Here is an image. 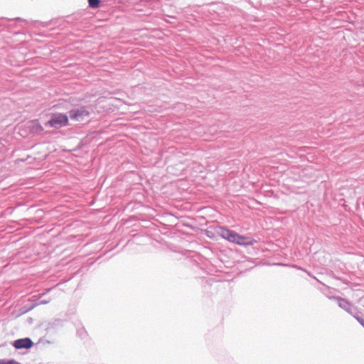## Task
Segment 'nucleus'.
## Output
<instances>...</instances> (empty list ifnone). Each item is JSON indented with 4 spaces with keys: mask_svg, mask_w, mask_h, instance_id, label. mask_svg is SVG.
I'll return each instance as SVG.
<instances>
[{
    "mask_svg": "<svg viewBox=\"0 0 364 364\" xmlns=\"http://www.w3.org/2000/svg\"><path fill=\"white\" fill-rule=\"evenodd\" d=\"M0 364H20L19 363L16 362L14 360H0Z\"/></svg>",
    "mask_w": 364,
    "mask_h": 364,
    "instance_id": "0eeeda50",
    "label": "nucleus"
},
{
    "mask_svg": "<svg viewBox=\"0 0 364 364\" xmlns=\"http://www.w3.org/2000/svg\"><path fill=\"white\" fill-rule=\"evenodd\" d=\"M88 4L90 8L97 9L100 6V0H87Z\"/></svg>",
    "mask_w": 364,
    "mask_h": 364,
    "instance_id": "423d86ee",
    "label": "nucleus"
},
{
    "mask_svg": "<svg viewBox=\"0 0 364 364\" xmlns=\"http://www.w3.org/2000/svg\"><path fill=\"white\" fill-rule=\"evenodd\" d=\"M70 117L75 121L82 122L90 117V111L86 107L71 109Z\"/></svg>",
    "mask_w": 364,
    "mask_h": 364,
    "instance_id": "7ed1b4c3",
    "label": "nucleus"
},
{
    "mask_svg": "<svg viewBox=\"0 0 364 364\" xmlns=\"http://www.w3.org/2000/svg\"><path fill=\"white\" fill-rule=\"evenodd\" d=\"M27 128L32 133H40L43 131V127L38 120H31L27 123Z\"/></svg>",
    "mask_w": 364,
    "mask_h": 364,
    "instance_id": "39448f33",
    "label": "nucleus"
},
{
    "mask_svg": "<svg viewBox=\"0 0 364 364\" xmlns=\"http://www.w3.org/2000/svg\"><path fill=\"white\" fill-rule=\"evenodd\" d=\"M68 122V117L66 114L58 113L53 114L47 124L51 127L59 129L67 126Z\"/></svg>",
    "mask_w": 364,
    "mask_h": 364,
    "instance_id": "f03ea898",
    "label": "nucleus"
},
{
    "mask_svg": "<svg viewBox=\"0 0 364 364\" xmlns=\"http://www.w3.org/2000/svg\"><path fill=\"white\" fill-rule=\"evenodd\" d=\"M218 233L223 238L228 240L229 242L236 243L240 245H252L256 242V241L252 238L240 235L235 231L224 228H220L218 230Z\"/></svg>",
    "mask_w": 364,
    "mask_h": 364,
    "instance_id": "f257e3e1",
    "label": "nucleus"
},
{
    "mask_svg": "<svg viewBox=\"0 0 364 364\" xmlns=\"http://www.w3.org/2000/svg\"><path fill=\"white\" fill-rule=\"evenodd\" d=\"M32 346H33V342L28 338L18 339V340L15 341L14 343V346L16 349L30 348Z\"/></svg>",
    "mask_w": 364,
    "mask_h": 364,
    "instance_id": "20e7f679",
    "label": "nucleus"
},
{
    "mask_svg": "<svg viewBox=\"0 0 364 364\" xmlns=\"http://www.w3.org/2000/svg\"><path fill=\"white\" fill-rule=\"evenodd\" d=\"M358 320L359 321V322H360V323H361V324H363V322H362L361 321H360V319H358Z\"/></svg>",
    "mask_w": 364,
    "mask_h": 364,
    "instance_id": "6e6552de",
    "label": "nucleus"
}]
</instances>
